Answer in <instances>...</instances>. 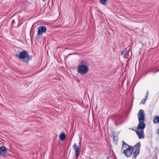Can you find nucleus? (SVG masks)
Returning <instances> with one entry per match:
<instances>
[{
    "label": "nucleus",
    "instance_id": "obj_8",
    "mask_svg": "<svg viewBox=\"0 0 159 159\" xmlns=\"http://www.w3.org/2000/svg\"><path fill=\"white\" fill-rule=\"evenodd\" d=\"M7 150L6 148L4 146H1L0 147V155H1L2 157H6V152Z\"/></svg>",
    "mask_w": 159,
    "mask_h": 159
},
{
    "label": "nucleus",
    "instance_id": "obj_17",
    "mask_svg": "<svg viewBox=\"0 0 159 159\" xmlns=\"http://www.w3.org/2000/svg\"><path fill=\"white\" fill-rule=\"evenodd\" d=\"M126 50L125 49V51L123 50V51H122L121 52V55H124V53H125V52L126 51Z\"/></svg>",
    "mask_w": 159,
    "mask_h": 159
},
{
    "label": "nucleus",
    "instance_id": "obj_14",
    "mask_svg": "<svg viewBox=\"0 0 159 159\" xmlns=\"http://www.w3.org/2000/svg\"><path fill=\"white\" fill-rule=\"evenodd\" d=\"M108 0H100V3L103 5H106V3Z\"/></svg>",
    "mask_w": 159,
    "mask_h": 159
},
{
    "label": "nucleus",
    "instance_id": "obj_20",
    "mask_svg": "<svg viewBox=\"0 0 159 159\" xmlns=\"http://www.w3.org/2000/svg\"><path fill=\"white\" fill-rule=\"evenodd\" d=\"M15 23V20H13L12 21V24L14 23Z\"/></svg>",
    "mask_w": 159,
    "mask_h": 159
},
{
    "label": "nucleus",
    "instance_id": "obj_9",
    "mask_svg": "<svg viewBox=\"0 0 159 159\" xmlns=\"http://www.w3.org/2000/svg\"><path fill=\"white\" fill-rule=\"evenodd\" d=\"M115 124L118 126L122 123V118L121 116H116L115 118Z\"/></svg>",
    "mask_w": 159,
    "mask_h": 159
},
{
    "label": "nucleus",
    "instance_id": "obj_5",
    "mask_svg": "<svg viewBox=\"0 0 159 159\" xmlns=\"http://www.w3.org/2000/svg\"><path fill=\"white\" fill-rule=\"evenodd\" d=\"M47 27L43 25H41L39 27L38 32L36 36L37 40H39L42 36V34L45 32L47 30Z\"/></svg>",
    "mask_w": 159,
    "mask_h": 159
},
{
    "label": "nucleus",
    "instance_id": "obj_21",
    "mask_svg": "<svg viewBox=\"0 0 159 159\" xmlns=\"http://www.w3.org/2000/svg\"><path fill=\"white\" fill-rule=\"evenodd\" d=\"M132 129L133 130V131H135V130L134 129V128H132Z\"/></svg>",
    "mask_w": 159,
    "mask_h": 159
},
{
    "label": "nucleus",
    "instance_id": "obj_19",
    "mask_svg": "<svg viewBox=\"0 0 159 159\" xmlns=\"http://www.w3.org/2000/svg\"><path fill=\"white\" fill-rule=\"evenodd\" d=\"M72 54H71V53L69 54H68V55L66 56V57H68V56H69L70 55H72Z\"/></svg>",
    "mask_w": 159,
    "mask_h": 159
},
{
    "label": "nucleus",
    "instance_id": "obj_4",
    "mask_svg": "<svg viewBox=\"0 0 159 159\" xmlns=\"http://www.w3.org/2000/svg\"><path fill=\"white\" fill-rule=\"evenodd\" d=\"M128 147L124 150L123 152L127 157H129L132 155L134 152V148L132 147L125 143L124 141H123L122 148H126L127 146Z\"/></svg>",
    "mask_w": 159,
    "mask_h": 159
},
{
    "label": "nucleus",
    "instance_id": "obj_1",
    "mask_svg": "<svg viewBox=\"0 0 159 159\" xmlns=\"http://www.w3.org/2000/svg\"><path fill=\"white\" fill-rule=\"evenodd\" d=\"M139 123L137 127L138 130L143 131L146 127V124L144 122L145 119V114L143 109L140 110L138 114Z\"/></svg>",
    "mask_w": 159,
    "mask_h": 159
},
{
    "label": "nucleus",
    "instance_id": "obj_16",
    "mask_svg": "<svg viewBox=\"0 0 159 159\" xmlns=\"http://www.w3.org/2000/svg\"><path fill=\"white\" fill-rule=\"evenodd\" d=\"M128 53H126V52H125L124 54V57L125 58H126L128 56Z\"/></svg>",
    "mask_w": 159,
    "mask_h": 159
},
{
    "label": "nucleus",
    "instance_id": "obj_22",
    "mask_svg": "<svg viewBox=\"0 0 159 159\" xmlns=\"http://www.w3.org/2000/svg\"><path fill=\"white\" fill-rule=\"evenodd\" d=\"M43 1H45V0H42Z\"/></svg>",
    "mask_w": 159,
    "mask_h": 159
},
{
    "label": "nucleus",
    "instance_id": "obj_7",
    "mask_svg": "<svg viewBox=\"0 0 159 159\" xmlns=\"http://www.w3.org/2000/svg\"><path fill=\"white\" fill-rule=\"evenodd\" d=\"M73 148L75 151L76 159H78L80 153V149L76 143H75L73 145Z\"/></svg>",
    "mask_w": 159,
    "mask_h": 159
},
{
    "label": "nucleus",
    "instance_id": "obj_13",
    "mask_svg": "<svg viewBox=\"0 0 159 159\" xmlns=\"http://www.w3.org/2000/svg\"><path fill=\"white\" fill-rule=\"evenodd\" d=\"M153 122L155 124L158 123L159 122V117L157 116L154 119Z\"/></svg>",
    "mask_w": 159,
    "mask_h": 159
},
{
    "label": "nucleus",
    "instance_id": "obj_11",
    "mask_svg": "<svg viewBox=\"0 0 159 159\" xmlns=\"http://www.w3.org/2000/svg\"><path fill=\"white\" fill-rule=\"evenodd\" d=\"M66 135L64 132H61L60 134V138L61 141H64L65 140Z\"/></svg>",
    "mask_w": 159,
    "mask_h": 159
},
{
    "label": "nucleus",
    "instance_id": "obj_15",
    "mask_svg": "<svg viewBox=\"0 0 159 159\" xmlns=\"http://www.w3.org/2000/svg\"><path fill=\"white\" fill-rule=\"evenodd\" d=\"M146 101V99H143L141 102V103L144 104L145 103Z\"/></svg>",
    "mask_w": 159,
    "mask_h": 159
},
{
    "label": "nucleus",
    "instance_id": "obj_10",
    "mask_svg": "<svg viewBox=\"0 0 159 159\" xmlns=\"http://www.w3.org/2000/svg\"><path fill=\"white\" fill-rule=\"evenodd\" d=\"M135 132H136L137 134L138 135L139 138V139L142 138L144 139V133L143 131H140L139 132L138 130L136 129L135 130Z\"/></svg>",
    "mask_w": 159,
    "mask_h": 159
},
{
    "label": "nucleus",
    "instance_id": "obj_18",
    "mask_svg": "<svg viewBox=\"0 0 159 159\" xmlns=\"http://www.w3.org/2000/svg\"><path fill=\"white\" fill-rule=\"evenodd\" d=\"M148 94V92H147V95L145 96V98H144V99H146H146H147V98Z\"/></svg>",
    "mask_w": 159,
    "mask_h": 159
},
{
    "label": "nucleus",
    "instance_id": "obj_2",
    "mask_svg": "<svg viewBox=\"0 0 159 159\" xmlns=\"http://www.w3.org/2000/svg\"><path fill=\"white\" fill-rule=\"evenodd\" d=\"M89 64L86 61H82L77 68L78 72L81 75H85L89 70Z\"/></svg>",
    "mask_w": 159,
    "mask_h": 159
},
{
    "label": "nucleus",
    "instance_id": "obj_12",
    "mask_svg": "<svg viewBox=\"0 0 159 159\" xmlns=\"http://www.w3.org/2000/svg\"><path fill=\"white\" fill-rule=\"evenodd\" d=\"M111 132L112 133V137L113 140L114 141H117L118 140V138L116 136L115 132L112 131Z\"/></svg>",
    "mask_w": 159,
    "mask_h": 159
},
{
    "label": "nucleus",
    "instance_id": "obj_6",
    "mask_svg": "<svg viewBox=\"0 0 159 159\" xmlns=\"http://www.w3.org/2000/svg\"><path fill=\"white\" fill-rule=\"evenodd\" d=\"M141 146V144L140 142H139L137 143L136 144L134 147H132V148H134V149L136 148L135 151L134 153V155L135 157V158L136 156L140 152V148Z\"/></svg>",
    "mask_w": 159,
    "mask_h": 159
},
{
    "label": "nucleus",
    "instance_id": "obj_3",
    "mask_svg": "<svg viewBox=\"0 0 159 159\" xmlns=\"http://www.w3.org/2000/svg\"><path fill=\"white\" fill-rule=\"evenodd\" d=\"M16 56L19 58L21 61L27 64L29 62V56L27 52L25 50L21 51L19 55L16 54Z\"/></svg>",
    "mask_w": 159,
    "mask_h": 159
}]
</instances>
